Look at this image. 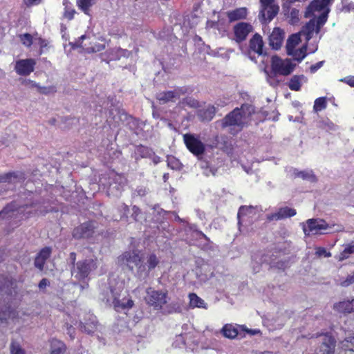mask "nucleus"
Wrapping results in <instances>:
<instances>
[{"label":"nucleus","mask_w":354,"mask_h":354,"mask_svg":"<svg viewBox=\"0 0 354 354\" xmlns=\"http://www.w3.org/2000/svg\"><path fill=\"white\" fill-rule=\"evenodd\" d=\"M69 260L71 261V263L74 266L75 265L76 263H75V260H76V254L75 252H71L69 255Z\"/></svg>","instance_id":"62"},{"label":"nucleus","mask_w":354,"mask_h":354,"mask_svg":"<svg viewBox=\"0 0 354 354\" xmlns=\"http://www.w3.org/2000/svg\"><path fill=\"white\" fill-rule=\"evenodd\" d=\"M236 41L239 43L245 41L248 35L253 30L252 26L247 22H239L233 28Z\"/></svg>","instance_id":"14"},{"label":"nucleus","mask_w":354,"mask_h":354,"mask_svg":"<svg viewBox=\"0 0 354 354\" xmlns=\"http://www.w3.org/2000/svg\"><path fill=\"white\" fill-rule=\"evenodd\" d=\"M297 211L294 208H291L289 207H280L277 212L272 214L270 216L268 217L269 219H286L288 218H290L296 215Z\"/></svg>","instance_id":"21"},{"label":"nucleus","mask_w":354,"mask_h":354,"mask_svg":"<svg viewBox=\"0 0 354 354\" xmlns=\"http://www.w3.org/2000/svg\"><path fill=\"white\" fill-rule=\"evenodd\" d=\"M120 219L121 220H129L131 219L133 221H138L143 218V212L136 205L132 206L130 209L128 205L122 203L120 207Z\"/></svg>","instance_id":"9"},{"label":"nucleus","mask_w":354,"mask_h":354,"mask_svg":"<svg viewBox=\"0 0 354 354\" xmlns=\"http://www.w3.org/2000/svg\"><path fill=\"white\" fill-rule=\"evenodd\" d=\"M140 241L136 238H131L128 251L124 252L118 257V263L121 266H127L129 270H133L136 268L138 271V267L141 264L142 257L140 250L138 249Z\"/></svg>","instance_id":"2"},{"label":"nucleus","mask_w":354,"mask_h":354,"mask_svg":"<svg viewBox=\"0 0 354 354\" xmlns=\"http://www.w3.org/2000/svg\"><path fill=\"white\" fill-rule=\"evenodd\" d=\"M167 166L174 170H179L182 167V164L180 160L173 156L167 157Z\"/></svg>","instance_id":"45"},{"label":"nucleus","mask_w":354,"mask_h":354,"mask_svg":"<svg viewBox=\"0 0 354 354\" xmlns=\"http://www.w3.org/2000/svg\"><path fill=\"white\" fill-rule=\"evenodd\" d=\"M196 275L201 282H205L213 277V272L208 266H204L196 269Z\"/></svg>","instance_id":"28"},{"label":"nucleus","mask_w":354,"mask_h":354,"mask_svg":"<svg viewBox=\"0 0 354 354\" xmlns=\"http://www.w3.org/2000/svg\"><path fill=\"white\" fill-rule=\"evenodd\" d=\"M77 6L85 15H90L91 8L95 4L94 0H77Z\"/></svg>","instance_id":"35"},{"label":"nucleus","mask_w":354,"mask_h":354,"mask_svg":"<svg viewBox=\"0 0 354 354\" xmlns=\"http://www.w3.org/2000/svg\"><path fill=\"white\" fill-rule=\"evenodd\" d=\"M304 75H294L292 76L289 82L288 86L291 91H299L301 87V79Z\"/></svg>","instance_id":"38"},{"label":"nucleus","mask_w":354,"mask_h":354,"mask_svg":"<svg viewBox=\"0 0 354 354\" xmlns=\"http://www.w3.org/2000/svg\"><path fill=\"white\" fill-rule=\"evenodd\" d=\"M294 175L296 178H300L303 180H309L312 183H315L317 181L316 176L312 171H295L294 172Z\"/></svg>","instance_id":"36"},{"label":"nucleus","mask_w":354,"mask_h":354,"mask_svg":"<svg viewBox=\"0 0 354 354\" xmlns=\"http://www.w3.org/2000/svg\"><path fill=\"white\" fill-rule=\"evenodd\" d=\"M263 46L262 37L259 34L255 33L250 40L249 46L250 50L259 55H261L263 54Z\"/></svg>","instance_id":"20"},{"label":"nucleus","mask_w":354,"mask_h":354,"mask_svg":"<svg viewBox=\"0 0 354 354\" xmlns=\"http://www.w3.org/2000/svg\"><path fill=\"white\" fill-rule=\"evenodd\" d=\"M183 141L190 153L198 158L202 156L205 151V144L192 133H185L183 135Z\"/></svg>","instance_id":"8"},{"label":"nucleus","mask_w":354,"mask_h":354,"mask_svg":"<svg viewBox=\"0 0 354 354\" xmlns=\"http://www.w3.org/2000/svg\"><path fill=\"white\" fill-rule=\"evenodd\" d=\"M180 104H183V106H188L191 108H198L199 106V102L192 97H187L184 98Z\"/></svg>","instance_id":"46"},{"label":"nucleus","mask_w":354,"mask_h":354,"mask_svg":"<svg viewBox=\"0 0 354 354\" xmlns=\"http://www.w3.org/2000/svg\"><path fill=\"white\" fill-rule=\"evenodd\" d=\"M19 179H25V174L21 171H9L0 174V183H12Z\"/></svg>","instance_id":"22"},{"label":"nucleus","mask_w":354,"mask_h":354,"mask_svg":"<svg viewBox=\"0 0 354 354\" xmlns=\"http://www.w3.org/2000/svg\"><path fill=\"white\" fill-rule=\"evenodd\" d=\"M295 66L289 59H282L277 55L272 57L271 71L274 75L287 76L294 71Z\"/></svg>","instance_id":"7"},{"label":"nucleus","mask_w":354,"mask_h":354,"mask_svg":"<svg viewBox=\"0 0 354 354\" xmlns=\"http://www.w3.org/2000/svg\"><path fill=\"white\" fill-rule=\"evenodd\" d=\"M97 267V261L92 259L79 261L71 269L72 276L79 281L86 279Z\"/></svg>","instance_id":"5"},{"label":"nucleus","mask_w":354,"mask_h":354,"mask_svg":"<svg viewBox=\"0 0 354 354\" xmlns=\"http://www.w3.org/2000/svg\"><path fill=\"white\" fill-rule=\"evenodd\" d=\"M302 228L305 234L308 236L333 232L332 227L327 223L324 224H319V223H304Z\"/></svg>","instance_id":"10"},{"label":"nucleus","mask_w":354,"mask_h":354,"mask_svg":"<svg viewBox=\"0 0 354 354\" xmlns=\"http://www.w3.org/2000/svg\"><path fill=\"white\" fill-rule=\"evenodd\" d=\"M314 32H316L315 19H311L303 27L302 32L306 36V39L309 41L313 36Z\"/></svg>","instance_id":"32"},{"label":"nucleus","mask_w":354,"mask_h":354,"mask_svg":"<svg viewBox=\"0 0 354 354\" xmlns=\"http://www.w3.org/2000/svg\"><path fill=\"white\" fill-rule=\"evenodd\" d=\"M317 254L319 256H322V255H325L326 257L330 256V254L329 252H327L324 248H319L317 251Z\"/></svg>","instance_id":"59"},{"label":"nucleus","mask_w":354,"mask_h":354,"mask_svg":"<svg viewBox=\"0 0 354 354\" xmlns=\"http://www.w3.org/2000/svg\"><path fill=\"white\" fill-rule=\"evenodd\" d=\"M285 38V32L280 28H274L269 36V45L274 50L281 48Z\"/></svg>","instance_id":"15"},{"label":"nucleus","mask_w":354,"mask_h":354,"mask_svg":"<svg viewBox=\"0 0 354 354\" xmlns=\"http://www.w3.org/2000/svg\"><path fill=\"white\" fill-rule=\"evenodd\" d=\"M340 347L345 354H354V336L346 337L340 342Z\"/></svg>","instance_id":"33"},{"label":"nucleus","mask_w":354,"mask_h":354,"mask_svg":"<svg viewBox=\"0 0 354 354\" xmlns=\"http://www.w3.org/2000/svg\"><path fill=\"white\" fill-rule=\"evenodd\" d=\"M342 82L347 84L351 87L354 88V76H347L343 79L341 80Z\"/></svg>","instance_id":"54"},{"label":"nucleus","mask_w":354,"mask_h":354,"mask_svg":"<svg viewBox=\"0 0 354 354\" xmlns=\"http://www.w3.org/2000/svg\"><path fill=\"white\" fill-rule=\"evenodd\" d=\"M11 354H26L25 351L21 348L20 344L16 342H12L10 346Z\"/></svg>","instance_id":"49"},{"label":"nucleus","mask_w":354,"mask_h":354,"mask_svg":"<svg viewBox=\"0 0 354 354\" xmlns=\"http://www.w3.org/2000/svg\"><path fill=\"white\" fill-rule=\"evenodd\" d=\"M105 48V46L104 44H95L94 46H92L91 47L86 48V52L88 53H96V52H100L103 50Z\"/></svg>","instance_id":"51"},{"label":"nucleus","mask_w":354,"mask_h":354,"mask_svg":"<svg viewBox=\"0 0 354 354\" xmlns=\"http://www.w3.org/2000/svg\"><path fill=\"white\" fill-rule=\"evenodd\" d=\"M248 10L246 8H239L227 12V17L230 22L245 19L247 17Z\"/></svg>","instance_id":"26"},{"label":"nucleus","mask_w":354,"mask_h":354,"mask_svg":"<svg viewBox=\"0 0 354 354\" xmlns=\"http://www.w3.org/2000/svg\"><path fill=\"white\" fill-rule=\"evenodd\" d=\"M216 114V109L213 105H209L206 108L199 109L197 111V116L202 122L211 121Z\"/></svg>","instance_id":"23"},{"label":"nucleus","mask_w":354,"mask_h":354,"mask_svg":"<svg viewBox=\"0 0 354 354\" xmlns=\"http://www.w3.org/2000/svg\"><path fill=\"white\" fill-rule=\"evenodd\" d=\"M353 253H354V243L346 245L340 254V259H347Z\"/></svg>","instance_id":"47"},{"label":"nucleus","mask_w":354,"mask_h":354,"mask_svg":"<svg viewBox=\"0 0 354 354\" xmlns=\"http://www.w3.org/2000/svg\"><path fill=\"white\" fill-rule=\"evenodd\" d=\"M178 342H180V343H182L183 344H185V342H184V339H183V337L181 335H180V336L177 337V339H176V342H175V343H174L176 346H178V345L177 344Z\"/></svg>","instance_id":"64"},{"label":"nucleus","mask_w":354,"mask_h":354,"mask_svg":"<svg viewBox=\"0 0 354 354\" xmlns=\"http://www.w3.org/2000/svg\"><path fill=\"white\" fill-rule=\"evenodd\" d=\"M324 64V61L318 62L315 64H313L310 67V71L311 73H315L318 69H319Z\"/></svg>","instance_id":"55"},{"label":"nucleus","mask_w":354,"mask_h":354,"mask_svg":"<svg viewBox=\"0 0 354 354\" xmlns=\"http://www.w3.org/2000/svg\"><path fill=\"white\" fill-rule=\"evenodd\" d=\"M67 333L70 335V337L73 339L74 338V328L72 326H67Z\"/></svg>","instance_id":"63"},{"label":"nucleus","mask_w":354,"mask_h":354,"mask_svg":"<svg viewBox=\"0 0 354 354\" xmlns=\"http://www.w3.org/2000/svg\"><path fill=\"white\" fill-rule=\"evenodd\" d=\"M222 333L225 337L233 339L237 336L238 330L232 324H225L222 328Z\"/></svg>","instance_id":"41"},{"label":"nucleus","mask_w":354,"mask_h":354,"mask_svg":"<svg viewBox=\"0 0 354 354\" xmlns=\"http://www.w3.org/2000/svg\"><path fill=\"white\" fill-rule=\"evenodd\" d=\"M327 107V100L326 97H320L317 98L314 102L313 111L318 113L324 110Z\"/></svg>","instance_id":"43"},{"label":"nucleus","mask_w":354,"mask_h":354,"mask_svg":"<svg viewBox=\"0 0 354 354\" xmlns=\"http://www.w3.org/2000/svg\"><path fill=\"white\" fill-rule=\"evenodd\" d=\"M300 37L297 34H292L291 35L286 42V50L288 51H292L294 50L296 47V46L300 42Z\"/></svg>","instance_id":"42"},{"label":"nucleus","mask_w":354,"mask_h":354,"mask_svg":"<svg viewBox=\"0 0 354 354\" xmlns=\"http://www.w3.org/2000/svg\"><path fill=\"white\" fill-rule=\"evenodd\" d=\"M41 2V0H24V3L27 6H31L33 5H38Z\"/></svg>","instance_id":"57"},{"label":"nucleus","mask_w":354,"mask_h":354,"mask_svg":"<svg viewBox=\"0 0 354 354\" xmlns=\"http://www.w3.org/2000/svg\"><path fill=\"white\" fill-rule=\"evenodd\" d=\"M261 211V208L253 205H241L238 210L237 218L239 221L254 218Z\"/></svg>","instance_id":"13"},{"label":"nucleus","mask_w":354,"mask_h":354,"mask_svg":"<svg viewBox=\"0 0 354 354\" xmlns=\"http://www.w3.org/2000/svg\"><path fill=\"white\" fill-rule=\"evenodd\" d=\"M51 254V248L45 247L37 254L35 260V266L36 268L42 270L46 261L49 258Z\"/></svg>","instance_id":"24"},{"label":"nucleus","mask_w":354,"mask_h":354,"mask_svg":"<svg viewBox=\"0 0 354 354\" xmlns=\"http://www.w3.org/2000/svg\"><path fill=\"white\" fill-rule=\"evenodd\" d=\"M81 330L88 334L93 333L97 328V322L95 317L90 318V322L80 324Z\"/></svg>","instance_id":"37"},{"label":"nucleus","mask_w":354,"mask_h":354,"mask_svg":"<svg viewBox=\"0 0 354 354\" xmlns=\"http://www.w3.org/2000/svg\"><path fill=\"white\" fill-rule=\"evenodd\" d=\"M287 54L291 55L293 59L298 62H301L306 56V47L303 46L299 49H294L292 51H288Z\"/></svg>","instance_id":"39"},{"label":"nucleus","mask_w":354,"mask_h":354,"mask_svg":"<svg viewBox=\"0 0 354 354\" xmlns=\"http://www.w3.org/2000/svg\"><path fill=\"white\" fill-rule=\"evenodd\" d=\"M145 259V262H144L142 257L138 271H136L135 273L136 277L140 280H146L149 275L150 271L153 270L160 263V259L154 252L148 254Z\"/></svg>","instance_id":"6"},{"label":"nucleus","mask_w":354,"mask_h":354,"mask_svg":"<svg viewBox=\"0 0 354 354\" xmlns=\"http://www.w3.org/2000/svg\"><path fill=\"white\" fill-rule=\"evenodd\" d=\"M126 295L127 292L123 290V286L120 283L117 287H111L103 299H106L108 303H111L116 310L129 309L133 306V301L127 298Z\"/></svg>","instance_id":"3"},{"label":"nucleus","mask_w":354,"mask_h":354,"mask_svg":"<svg viewBox=\"0 0 354 354\" xmlns=\"http://www.w3.org/2000/svg\"><path fill=\"white\" fill-rule=\"evenodd\" d=\"M35 64L34 59H19L15 63V71L19 75L28 76L34 71Z\"/></svg>","instance_id":"11"},{"label":"nucleus","mask_w":354,"mask_h":354,"mask_svg":"<svg viewBox=\"0 0 354 354\" xmlns=\"http://www.w3.org/2000/svg\"><path fill=\"white\" fill-rule=\"evenodd\" d=\"M49 285V281L48 279H42L39 283V288L40 289H43V288H45L46 286H48Z\"/></svg>","instance_id":"58"},{"label":"nucleus","mask_w":354,"mask_h":354,"mask_svg":"<svg viewBox=\"0 0 354 354\" xmlns=\"http://www.w3.org/2000/svg\"><path fill=\"white\" fill-rule=\"evenodd\" d=\"M11 312L8 310V309H6L5 311H3L2 310V308H0V319L1 320H3V319H6V317H10L11 315Z\"/></svg>","instance_id":"56"},{"label":"nucleus","mask_w":354,"mask_h":354,"mask_svg":"<svg viewBox=\"0 0 354 354\" xmlns=\"http://www.w3.org/2000/svg\"><path fill=\"white\" fill-rule=\"evenodd\" d=\"M335 340L329 335H324L320 348L321 354H334Z\"/></svg>","instance_id":"25"},{"label":"nucleus","mask_w":354,"mask_h":354,"mask_svg":"<svg viewBox=\"0 0 354 354\" xmlns=\"http://www.w3.org/2000/svg\"><path fill=\"white\" fill-rule=\"evenodd\" d=\"M259 16L262 18L263 23H270L278 14L279 7L278 5L273 3L268 6H261Z\"/></svg>","instance_id":"16"},{"label":"nucleus","mask_w":354,"mask_h":354,"mask_svg":"<svg viewBox=\"0 0 354 354\" xmlns=\"http://www.w3.org/2000/svg\"><path fill=\"white\" fill-rule=\"evenodd\" d=\"M21 43L26 47H30L33 43L32 36L30 33L19 35Z\"/></svg>","instance_id":"48"},{"label":"nucleus","mask_w":354,"mask_h":354,"mask_svg":"<svg viewBox=\"0 0 354 354\" xmlns=\"http://www.w3.org/2000/svg\"><path fill=\"white\" fill-rule=\"evenodd\" d=\"M93 233L91 223H82L73 230V235L76 239L88 238Z\"/></svg>","instance_id":"19"},{"label":"nucleus","mask_w":354,"mask_h":354,"mask_svg":"<svg viewBox=\"0 0 354 354\" xmlns=\"http://www.w3.org/2000/svg\"><path fill=\"white\" fill-rule=\"evenodd\" d=\"M243 117L244 115L241 109L235 108L221 120V126L223 129L230 127V133L235 135L240 132L244 127Z\"/></svg>","instance_id":"4"},{"label":"nucleus","mask_w":354,"mask_h":354,"mask_svg":"<svg viewBox=\"0 0 354 354\" xmlns=\"http://www.w3.org/2000/svg\"><path fill=\"white\" fill-rule=\"evenodd\" d=\"M290 244L287 242L279 243L274 248V254H272L270 259H268V255L261 257L260 255L256 254L252 256V261L253 263V270L257 272L259 270L260 265L263 262L268 263L273 267L278 268L279 269H285L288 266V262L286 260H279L276 261L277 258L281 257V254L288 253Z\"/></svg>","instance_id":"1"},{"label":"nucleus","mask_w":354,"mask_h":354,"mask_svg":"<svg viewBox=\"0 0 354 354\" xmlns=\"http://www.w3.org/2000/svg\"><path fill=\"white\" fill-rule=\"evenodd\" d=\"M66 351L65 344L57 339H53L51 342L50 354H64Z\"/></svg>","instance_id":"40"},{"label":"nucleus","mask_w":354,"mask_h":354,"mask_svg":"<svg viewBox=\"0 0 354 354\" xmlns=\"http://www.w3.org/2000/svg\"><path fill=\"white\" fill-rule=\"evenodd\" d=\"M37 41H38V44L39 45V47H40V53H39V54H41L42 53V50L44 48H46L48 46V41L46 39H43L41 37L37 38Z\"/></svg>","instance_id":"53"},{"label":"nucleus","mask_w":354,"mask_h":354,"mask_svg":"<svg viewBox=\"0 0 354 354\" xmlns=\"http://www.w3.org/2000/svg\"><path fill=\"white\" fill-rule=\"evenodd\" d=\"M184 93L182 89L178 88L174 91H162L156 95V99L160 104H166L169 102H174L180 97V94Z\"/></svg>","instance_id":"18"},{"label":"nucleus","mask_w":354,"mask_h":354,"mask_svg":"<svg viewBox=\"0 0 354 354\" xmlns=\"http://www.w3.org/2000/svg\"><path fill=\"white\" fill-rule=\"evenodd\" d=\"M147 295L145 298L147 304L156 308H161L166 304V294L162 291H156L151 288L147 291Z\"/></svg>","instance_id":"12"},{"label":"nucleus","mask_w":354,"mask_h":354,"mask_svg":"<svg viewBox=\"0 0 354 354\" xmlns=\"http://www.w3.org/2000/svg\"><path fill=\"white\" fill-rule=\"evenodd\" d=\"M261 6H268L270 4L274 3V0H259Z\"/></svg>","instance_id":"61"},{"label":"nucleus","mask_w":354,"mask_h":354,"mask_svg":"<svg viewBox=\"0 0 354 354\" xmlns=\"http://www.w3.org/2000/svg\"><path fill=\"white\" fill-rule=\"evenodd\" d=\"M136 192L137 193V195L140 196H144L147 194V190L145 188L141 187L136 189Z\"/></svg>","instance_id":"60"},{"label":"nucleus","mask_w":354,"mask_h":354,"mask_svg":"<svg viewBox=\"0 0 354 354\" xmlns=\"http://www.w3.org/2000/svg\"><path fill=\"white\" fill-rule=\"evenodd\" d=\"M334 0H313L306 8L305 17L314 15L315 12L324 10Z\"/></svg>","instance_id":"17"},{"label":"nucleus","mask_w":354,"mask_h":354,"mask_svg":"<svg viewBox=\"0 0 354 354\" xmlns=\"http://www.w3.org/2000/svg\"><path fill=\"white\" fill-rule=\"evenodd\" d=\"M329 10L327 8L318 17L315 19L316 33H319L321 28L326 24Z\"/></svg>","instance_id":"44"},{"label":"nucleus","mask_w":354,"mask_h":354,"mask_svg":"<svg viewBox=\"0 0 354 354\" xmlns=\"http://www.w3.org/2000/svg\"><path fill=\"white\" fill-rule=\"evenodd\" d=\"M322 127L327 130L335 131L337 128V126L330 120H328L327 121L322 122Z\"/></svg>","instance_id":"52"},{"label":"nucleus","mask_w":354,"mask_h":354,"mask_svg":"<svg viewBox=\"0 0 354 354\" xmlns=\"http://www.w3.org/2000/svg\"><path fill=\"white\" fill-rule=\"evenodd\" d=\"M29 82L31 83L32 87L36 88L38 93L43 95H49L53 94L57 92V88L55 86H41L39 84L36 83L34 81L29 80Z\"/></svg>","instance_id":"34"},{"label":"nucleus","mask_w":354,"mask_h":354,"mask_svg":"<svg viewBox=\"0 0 354 354\" xmlns=\"http://www.w3.org/2000/svg\"><path fill=\"white\" fill-rule=\"evenodd\" d=\"M334 308L339 313H351L354 312V299L335 304Z\"/></svg>","instance_id":"27"},{"label":"nucleus","mask_w":354,"mask_h":354,"mask_svg":"<svg viewBox=\"0 0 354 354\" xmlns=\"http://www.w3.org/2000/svg\"><path fill=\"white\" fill-rule=\"evenodd\" d=\"M64 11L62 13V19L71 21L75 18L76 10L69 0H63Z\"/></svg>","instance_id":"30"},{"label":"nucleus","mask_w":354,"mask_h":354,"mask_svg":"<svg viewBox=\"0 0 354 354\" xmlns=\"http://www.w3.org/2000/svg\"><path fill=\"white\" fill-rule=\"evenodd\" d=\"M189 306L192 308H201L204 309L207 308V304L205 302V301L199 297L195 293H190L189 294Z\"/></svg>","instance_id":"31"},{"label":"nucleus","mask_w":354,"mask_h":354,"mask_svg":"<svg viewBox=\"0 0 354 354\" xmlns=\"http://www.w3.org/2000/svg\"><path fill=\"white\" fill-rule=\"evenodd\" d=\"M17 209L18 206L15 201L7 204L3 209L0 211V219H8L12 218Z\"/></svg>","instance_id":"29"},{"label":"nucleus","mask_w":354,"mask_h":354,"mask_svg":"<svg viewBox=\"0 0 354 354\" xmlns=\"http://www.w3.org/2000/svg\"><path fill=\"white\" fill-rule=\"evenodd\" d=\"M353 283H354V272L339 281V285L342 287H348Z\"/></svg>","instance_id":"50"}]
</instances>
